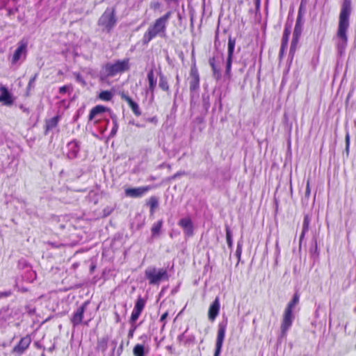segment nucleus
<instances>
[{"instance_id":"obj_35","label":"nucleus","mask_w":356,"mask_h":356,"mask_svg":"<svg viewBox=\"0 0 356 356\" xmlns=\"http://www.w3.org/2000/svg\"><path fill=\"white\" fill-rule=\"evenodd\" d=\"M242 246H243L242 241H238L237 243V248H236V250L235 252V254L238 260L241 259V254H242Z\"/></svg>"},{"instance_id":"obj_45","label":"nucleus","mask_w":356,"mask_h":356,"mask_svg":"<svg viewBox=\"0 0 356 356\" xmlns=\"http://www.w3.org/2000/svg\"><path fill=\"white\" fill-rule=\"evenodd\" d=\"M67 91V86H62L59 88L60 93H65Z\"/></svg>"},{"instance_id":"obj_12","label":"nucleus","mask_w":356,"mask_h":356,"mask_svg":"<svg viewBox=\"0 0 356 356\" xmlns=\"http://www.w3.org/2000/svg\"><path fill=\"white\" fill-rule=\"evenodd\" d=\"M300 16H298L296 23V25H295V27H294L293 33V39L291 41V49H290L291 52L294 51L296 50L297 43L298 42L299 38L302 33V25L300 22Z\"/></svg>"},{"instance_id":"obj_10","label":"nucleus","mask_w":356,"mask_h":356,"mask_svg":"<svg viewBox=\"0 0 356 356\" xmlns=\"http://www.w3.org/2000/svg\"><path fill=\"white\" fill-rule=\"evenodd\" d=\"M145 300L143 298H142L141 297H139L137 299L135 306L134 307V309L131 312L129 322L136 323V321L139 318L141 312H143V310L145 307Z\"/></svg>"},{"instance_id":"obj_46","label":"nucleus","mask_w":356,"mask_h":356,"mask_svg":"<svg viewBox=\"0 0 356 356\" xmlns=\"http://www.w3.org/2000/svg\"><path fill=\"white\" fill-rule=\"evenodd\" d=\"M115 321L117 323L120 322V315L118 313H115Z\"/></svg>"},{"instance_id":"obj_48","label":"nucleus","mask_w":356,"mask_h":356,"mask_svg":"<svg viewBox=\"0 0 356 356\" xmlns=\"http://www.w3.org/2000/svg\"><path fill=\"white\" fill-rule=\"evenodd\" d=\"M276 248L277 250H279V245H278V241H276Z\"/></svg>"},{"instance_id":"obj_15","label":"nucleus","mask_w":356,"mask_h":356,"mask_svg":"<svg viewBox=\"0 0 356 356\" xmlns=\"http://www.w3.org/2000/svg\"><path fill=\"white\" fill-rule=\"evenodd\" d=\"M147 79L148 81V88L147 92L151 93V96L154 97V93L157 84V79L154 76V70L151 69L147 75Z\"/></svg>"},{"instance_id":"obj_37","label":"nucleus","mask_w":356,"mask_h":356,"mask_svg":"<svg viewBox=\"0 0 356 356\" xmlns=\"http://www.w3.org/2000/svg\"><path fill=\"white\" fill-rule=\"evenodd\" d=\"M232 57H227L226 64V74H229L232 67Z\"/></svg>"},{"instance_id":"obj_25","label":"nucleus","mask_w":356,"mask_h":356,"mask_svg":"<svg viewBox=\"0 0 356 356\" xmlns=\"http://www.w3.org/2000/svg\"><path fill=\"white\" fill-rule=\"evenodd\" d=\"M159 86L164 91H168L169 90V86H168V83L167 79L161 73L159 74Z\"/></svg>"},{"instance_id":"obj_39","label":"nucleus","mask_w":356,"mask_h":356,"mask_svg":"<svg viewBox=\"0 0 356 356\" xmlns=\"http://www.w3.org/2000/svg\"><path fill=\"white\" fill-rule=\"evenodd\" d=\"M349 147H350V135L348 133L346 135V152L347 154L349 152Z\"/></svg>"},{"instance_id":"obj_50","label":"nucleus","mask_w":356,"mask_h":356,"mask_svg":"<svg viewBox=\"0 0 356 356\" xmlns=\"http://www.w3.org/2000/svg\"><path fill=\"white\" fill-rule=\"evenodd\" d=\"M34 312H35V310H34V309H31V310H29V312L30 314L33 313Z\"/></svg>"},{"instance_id":"obj_9","label":"nucleus","mask_w":356,"mask_h":356,"mask_svg":"<svg viewBox=\"0 0 356 356\" xmlns=\"http://www.w3.org/2000/svg\"><path fill=\"white\" fill-rule=\"evenodd\" d=\"M294 318L295 316L293 313L284 311L282 323L280 326L282 337H285L286 335L287 332L289 331V330L290 329L293 324Z\"/></svg>"},{"instance_id":"obj_40","label":"nucleus","mask_w":356,"mask_h":356,"mask_svg":"<svg viewBox=\"0 0 356 356\" xmlns=\"http://www.w3.org/2000/svg\"><path fill=\"white\" fill-rule=\"evenodd\" d=\"M118 124H117V122L116 121H114L113 122V127L111 130V136H113L115 135L117 131H118Z\"/></svg>"},{"instance_id":"obj_38","label":"nucleus","mask_w":356,"mask_h":356,"mask_svg":"<svg viewBox=\"0 0 356 356\" xmlns=\"http://www.w3.org/2000/svg\"><path fill=\"white\" fill-rule=\"evenodd\" d=\"M38 74H35L31 79L29 80V84H28V89L30 90L31 88L34 87L35 81L37 79Z\"/></svg>"},{"instance_id":"obj_28","label":"nucleus","mask_w":356,"mask_h":356,"mask_svg":"<svg viewBox=\"0 0 356 356\" xmlns=\"http://www.w3.org/2000/svg\"><path fill=\"white\" fill-rule=\"evenodd\" d=\"M309 222H310V220H309V218L308 216H305V218H304V220H303L302 234H301L300 237V241H302V239L305 236V233L309 229Z\"/></svg>"},{"instance_id":"obj_16","label":"nucleus","mask_w":356,"mask_h":356,"mask_svg":"<svg viewBox=\"0 0 356 356\" xmlns=\"http://www.w3.org/2000/svg\"><path fill=\"white\" fill-rule=\"evenodd\" d=\"M220 307V300L219 298L217 297L216 298L215 300L211 304L209 309L208 316L210 321H213L216 319V318L219 314Z\"/></svg>"},{"instance_id":"obj_6","label":"nucleus","mask_w":356,"mask_h":356,"mask_svg":"<svg viewBox=\"0 0 356 356\" xmlns=\"http://www.w3.org/2000/svg\"><path fill=\"white\" fill-rule=\"evenodd\" d=\"M116 23L114 10L107 8L98 21V24L102 27V29L110 31Z\"/></svg>"},{"instance_id":"obj_21","label":"nucleus","mask_w":356,"mask_h":356,"mask_svg":"<svg viewBox=\"0 0 356 356\" xmlns=\"http://www.w3.org/2000/svg\"><path fill=\"white\" fill-rule=\"evenodd\" d=\"M299 300H300V296L298 293H296L293 295L292 300L287 304L284 311L287 312H289L290 313H293V309H295L296 305L299 303Z\"/></svg>"},{"instance_id":"obj_26","label":"nucleus","mask_w":356,"mask_h":356,"mask_svg":"<svg viewBox=\"0 0 356 356\" xmlns=\"http://www.w3.org/2000/svg\"><path fill=\"white\" fill-rule=\"evenodd\" d=\"M162 225L163 221L161 220L154 223L151 229L152 236H156L159 234Z\"/></svg>"},{"instance_id":"obj_34","label":"nucleus","mask_w":356,"mask_h":356,"mask_svg":"<svg viewBox=\"0 0 356 356\" xmlns=\"http://www.w3.org/2000/svg\"><path fill=\"white\" fill-rule=\"evenodd\" d=\"M130 324H131V328L129 329V332H128V337L129 339L133 338V337L134 335V332L138 327V325L136 323L130 322Z\"/></svg>"},{"instance_id":"obj_19","label":"nucleus","mask_w":356,"mask_h":356,"mask_svg":"<svg viewBox=\"0 0 356 356\" xmlns=\"http://www.w3.org/2000/svg\"><path fill=\"white\" fill-rule=\"evenodd\" d=\"M149 352V347L147 345L137 343L133 349V354L134 356H145Z\"/></svg>"},{"instance_id":"obj_22","label":"nucleus","mask_w":356,"mask_h":356,"mask_svg":"<svg viewBox=\"0 0 356 356\" xmlns=\"http://www.w3.org/2000/svg\"><path fill=\"white\" fill-rule=\"evenodd\" d=\"M290 34H291V26H288L287 25H286L284 30L282 39V46H281L282 51H284L287 47Z\"/></svg>"},{"instance_id":"obj_36","label":"nucleus","mask_w":356,"mask_h":356,"mask_svg":"<svg viewBox=\"0 0 356 356\" xmlns=\"http://www.w3.org/2000/svg\"><path fill=\"white\" fill-rule=\"evenodd\" d=\"M209 63H210V65H211V67L212 68L213 74H217L218 76H219L220 75V71H219V70L217 68V67L215 65L214 59L213 58L210 59Z\"/></svg>"},{"instance_id":"obj_8","label":"nucleus","mask_w":356,"mask_h":356,"mask_svg":"<svg viewBox=\"0 0 356 356\" xmlns=\"http://www.w3.org/2000/svg\"><path fill=\"white\" fill-rule=\"evenodd\" d=\"M154 187L153 186H145L137 188H129L125 189V195L130 197H141L145 195L149 191Z\"/></svg>"},{"instance_id":"obj_20","label":"nucleus","mask_w":356,"mask_h":356,"mask_svg":"<svg viewBox=\"0 0 356 356\" xmlns=\"http://www.w3.org/2000/svg\"><path fill=\"white\" fill-rule=\"evenodd\" d=\"M122 97L128 103L129 107L132 110L133 113L139 116L141 115V111L139 108V106L137 103L134 102L131 97H129L127 95H122Z\"/></svg>"},{"instance_id":"obj_33","label":"nucleus","mask_w":356,"mask_h":356,"mask_svg":"<svg viewBox=\"0 0 356 356\" xmlns=\"http://www.w3.org/2000/svg\"><path fill=\"white\" fill-rule=\"evenodd\" d=\"M190 77L191 78H200L198 70H197V68L195 63L191 66V72H190Z\"/></svg>"},{"instance_id":"obj_42","label":"nucleus","mask_w":356,"mask_h":356,"mask_svg":"<svg viewBox=\"0 0 356 356\" xmlns=\"http://www.w3.org/2000/svg\"><path fill=\"white\" fill-rule=\"evenodd\" d=\"M310 187H309V181H307V186H306V191H305V196L309 197L310 195Z\"/></svg>"},{"instance_id":"obj_18","label":"nucleus","mask_w":356,"mask_h":356,"mask_svg":"<svg viewBox=\"0 0 356 356\" xmlns=\"http://www.w3.org/2000/svg\"><path fill=\"white\" fill-rule=\"evenodd\" d=\"M68 157L74 159L76 157L78 153L80 151V145L77 140H72L67 144Z\"/></svg>"},{"instance_id":"obj_27","label":"nucleus","mask_w":356,"mask_h":356,"mask_svg":"<svg viewBox=\"0 0 356 356\" xmlns=\"http://www.w3.org/2000/svg\"><path fill=\"white\" fill-rule=\"evenodd\" d=\"M60 120V116L56 115L47 121L46 127L47 129H52L56 127Z\"/></svg>"},{"instance_id":"obj_44","label":"nucleus","mask_w":356,"mask_h":356,"mask_svg":"<svg viewBox=\"0 0 356 356\" xmlns=\"http://www.w3.org/2000/svg\"><path fill=\"white\" fill-rule=\"evenodd\" d=\"M76 80H77V81L81 83L83 85H85V83H86L84 80L83 79V78L79 74L76 75Z\"/></svg>"},{"instance_id":"obj_30","label":"nucleus","mask_w":356,"mask_h":356,"mask_svg":"<svg viewBox=\"0 0 356 356\" xmlns=\"http://www.w3.org/2000/svg\"><path fill=\"white\" fill-rule=\"evenodd\" d=\"M226 240L229 248L232 249L233 246L232 232L228 226H226Z\"/></svg>"},{"instance_id":"obj_1","label":"nucleus","mask_w":356,"mask_h":356,"mask_svg":"<svg viewBox=\"0 0 356 356\" xmlns=\"http://www.w3.org/2000/svg\"><path fill=\"white\" fill-rule=\"evenodd\" d=\"M350 13L351 1L344 0L341 6L337 31L334 37L336 47L340 54L344 53L348 44V31L350 26Z\"/></svg>"},{"instance_id":"obj_5","label":"nucleus","mask_w":356,"mask_h":356,"mask_svg":"<svg viewBox=\"0 0 356 356\" xmlns=\"http://www.w3.org/2000/svg\"><path fill=\"white\" fill-rule=\"evenodd\" d=\"M27 46L28 42L25 40H22L17 43V47L10 58L13 65H19L25 60L27 55Z\"/></svg>"},{"instance_id":"obj_23","label":"nucleus","mask_w":356,"mask_h":356,"mask_svg":"<svg viewBox=\"0 0 356 356\" xmlns=\"http://www.w3.org/2000/svg\"><path fill=\"white\" fill-rule=\"evenodd\" d=\"M108 108L102 105H97L95 106L89 114V120H92L97 115L106 111Z\"/></svg>"},{"instance_id":"obj_14","label":"nucleus","mask_w":356,"mask_h":356,"mask_svg":"<svg viewBox=\"0 0 356 356\" xmlns=\"http://www.w3.org/2000/svg\"><path fill=\"white\" fill-rule=\"evenodd\" d=\"M179 225L184 229L186 236H191L193 234V222L189 218H181L179 222Z\"/></svg>"},{"instance_id":"obj_11","label":"nucleus","mask_w":356,"mask_h":356,"mask_svg":"<svg viewBox=\"0 0 356 356\" xmlns=\"http://www.w3.org/2000/svg\"><path fill=\"white\" fill-rule=\"evenodd\" d=\"M31 339L29 336H26L21 339L17 345L13 348V352L17 355H21L29 346Z\"/></svg>"},{"instance_id":"obj_49","label":"nucleus","mask_w":356,"mask_h":356,"mask_svg":"<svg viewBox=\"0 0 356 356\" xmlns=\"http://www.w3.org/2000/svg\"><path fill=\"white\" fill-rule=\"evenodd\" d=\"M181 175V173H177L174 175V177H177V176Z\"/></svg>"},{"instance_id":"obj_41","label":"nucleus","mask_w":356,"mask_h":356,"mask_svg":"<svg viewBox=\"0 0 356 356\" xmlns=\"http://www.w3.org/2000/svg\"><path fill=\"white\" fill-rule=\"evenodd\" d=\"M168 316V312H165L161 316L160 321L163 323V327H164L165 325V319H166Z\"/></svg>"},{"instance_id":"obj_43","label":"nucleus","mask_w":356,"mask_h":356,"mask_svg":"<svg viewBox=\"0 0 356 356\" xmlns=\"http://www.w3.org/2000/svg\"><path fill=\"white\" fill-rule=\"evenodd\" d=\"M10 295H11L10 291L0 293V297H8V296H10Z\"/></svg>"},{"instance_id":"obj_31","label":"nucleus","mask_w":356,"mask_h":356,"mask_svg":"<svg viewBox=\"0 0 356 356\" xmlns=\"http://www.w3.org/2000/svg\"><path fill=\"white\" fill-rule=\"evenodd\" d=\"M234 47H235V40L232 39L230 38L228 41L227 57H232Z\"/></svg>"},{"instance_id":"obj_17","label":"nucleus","mask_w":356,"mask_h":356,"mask_svg":"<svg viewBox=\"0 0 356 356\" xmlns=\"http://www.w3.org/2000/svg\"><path fill=\"white\" fill-rule=\"evenodd\" d=\"M0 102H3L5 105H11L13 99L11 94L8 90L7 88L3 85H0Z\"/></svg>"},{"instance_id":"obj_2","label":"nucleus","mask_w":356,"mask_h":356,"mask_svg":"<svg viewBox=\"0 0 356 356\" xmlns=\"http://www.w3.org/2000/svg\"><path fill=\"white\" fill-rule=\"evenodd\" d=\"M171 13L168 12L163 16L156 19L154 23L149 26L147 31L144 33L143 43L148 44L153 38L157 35L161 37L165 35L166 26L170 17Z\"/></svg>"},{"instance_id":"obj_47","label":"nucleus","mask_w":356,"mask_h":356,"mask_svg":"<svg viewBox=\"0 0 356 356\" xmlns=\"http://www.w3.org/2000/svg\"><path fill=\"white\" fill-rule=\"evenodd\" d=\"M140 339H142L143 342H145V340L147 339V336L146 334H143V336L140 337Z\"/></svg>"},{"instance_id":"obj_32","label":"nucleus","mask_w":356,"mask_h":356,"mask_svg":"<svg viewBox=\"0 0 356 356\" xmlns=\"http://www.w3.org/2000/svg\"><path fill=\"white\" fill-rule=\"evenodd\" d=\"M200 78H191L190 89L191 90H195L199 88Z\"/></svg>"},{"instance_id":"obj_24","label":"nucleus","mask_w":356,"mask_h":356,"mask_svg":"<svg viewBox=\"0 0 356 356\" xmlns=\"http://www.w3.org/2000/svg\"><path fill=\"white\" fill-rule=\"evenodd\" d=\"M147 204L149 205L150 208V213L153 214L154 213L155 209L159 205V200L155 196H152L149 197Z\"/></svg>"},{"instance_id":"obj_13","label":"nucleus","mask_w":356,"mask_h":356,"mask_svg":"<svg viewBox=\"0 0 356 356\" xmlns=\"http://www.w3.org/2000/svg\"><path fill=\"white\" fill-rule=\"evenodd\" d=\"M88 303L85 302L81 307H78L77 309L74 312L71 318V322L74 326H76L81 323L83 318L85 309Z\"/></svg>"},{"instance_id":"obj_4","label":"nucleus","mask_w":356,"mask_h":356,"mask_svg":"<svg viewBox=\"0 0 356 356\" xmlns=\"http://www.w3.org/2000/svg\"><path fill=\"white\" fill-rule=\"evenodd\" d=\"M145 275L152 285H159L161 282L168 280V272L165 268H148L145 271Z\"/></svg>"},{"instance_id":"obj_29","label":"nucleus","mask_w":356,"mask_h":356,"mask_svg":"<svg viewBox=\"0 0 356 356\" xmlns=\"http://www.w3.org/2000/svg\"><path fill=\"white\" fill-rule=\"evenodd\" d=\"M113 94L108 90L102 91L99 94V98L103 101L108 102L113 98Z\"/></svg>"},{"instance_id":"obj_3","label":"nucleus","mask_w":356,"mask_h":356,"mask_svg":"<svg viewBox=\"0 0 356 356\" xmlns=\"http://www.w3.org/2000/svg\"><path fill=\"white\" fill-rule=\"evenodd\" d=\"M129 68V60L128 58L118 60L113 63H108L103 67L106 76H114L121 74Z\"/></svg>"},{"instance_id":"obj_7","label":"nucleus","mask_w":356,"mask_h":356,"mask_svg":"<svg viewBox=\"0 0 356 356\" xmlns=\"http://www.w3.org/2000/svg\"><path fill=\"white\" fill-rule=\"evenodd\" d=\"M226 332V323H220L218 325L217 338L216 342V349L214 356H219L222 347L223 341Z\"/></svg>"}]
</instances>
